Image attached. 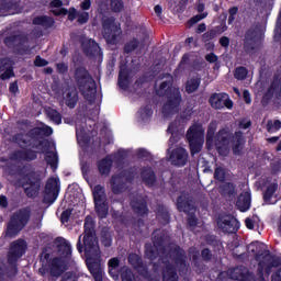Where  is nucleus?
I'll return each instance as SVG.
<instances>
[{"label":"nucleus","mask_w":281,"mask_h":281,"mask_svg":"<svg viewBox=\"0 0 281 281\" xmlns=\"http://www.w3.org/2000/svg\"><path fill=\"white\" fill-rule=\"evenodd\" d=\"M170 243V236L168 232L157 229L153 233V244L145 245V257L148 260H156L159 256L161 265L154 263V273L157 276V280H161L159 272L162 271V281H179V276H177V269L180 276H186L188 273V257L186 256V250L176 244Z\"/></svg>","instance_id":"nucleus-1"},{"label":"nucleus","mask_w":281,"mask_h":281,"mask_svg":"<svg viewBox=\"0 0 281 281\" xmlns=\"http://www.w3.org/2000/svg\"><path fill=\"white\" fill-rule=\"evenodd\" d=\"M75 78L77 80L79 91L87 101L86 105H81V111L82 113H88V115H91V117L88 119L90 128H86V117L75 121L77 142L81 148H87V146H89V142H91L93 131H95V127L92 126H95V120H98V115H100L102 91L100 90L98 92L95 80H93V77L87 71H77L75 74Z\"/></svg>","instance_id":"nucleus-2"},{"label":"nucleus","mask_w":281,"mask_h":281,"mask_svg":"<svg viewBox=\"0 0 281 281\" xmlns=\"http://www.w3.org/2000/svg\"><path fill=\"white\" fill-rule=\"evenodd\" d=\"M54 133L50 126L42 125L32 128L27 134H15L13 136V142L19 144L23 148L26 146L29 148H35L37 153H46L45 161L50 166L52 170L56 172L58 170V154L54 151H47L52 148V143L44 137H49Z\"/></svg>","instance_id":"nucleus-3"},{"label":"nucleus","mask_w":281,"mask_h":281,"mask_svg":"<svg viewBox=\"0 0 281 281\" xmlns=\"http://www.w3.org/2000/svg\"><path fill=\"white\" fill-rule=\"evenodd\" d=\"M83 247L86 265L94 281H104V269L100 265V245L95 237V224L93 218L87 216L85 220Z\"/></svg>","instance_id":"nucleus-4"},{"label":"nucleus","mask_w":281,"mask_h":281,"mask_svg":"<svg viewBox=\"0 0 281 281\" xmlns=\"http://www.w3.org/2000/svg\"><path fill=\"white\" fill-rule=\"evenodd\" d=\"M55 246L57 247L58 257L49 259V254L44 255V260L42 267L40 268L41 276H49L50 278H60L67 265L71 262L72 247L71 243L65 237H57L55 239Z\"/></svg>","instance_id":"nucleus-5"},{"label":"nucleus","mask_w":281,"mask_h":281,"mask_svg":"<svg viewBox=\"0 0 281 281\" xmlns=\"http://www.w3.org/2000/svg\"><path fill=\"white\" fill-rule=\"evenodd\" d=\"M162 78L167 80L162 81L158 89H156L157 95L164 98L166 95L167 101L162 106L164 117H170L175 113H179V106H181V91L177 87H172V77L170 74L166 72Z\"/></svg>","instance_id":"nucleus-6"},{"label":"nucleus","mask_w":281,"mask_h":281,"mask_svg":"<svg viewBox=\"0 0 281 281\" xmlns=\"http://www.w3.org/2000/svg\"><path fill=\"white\" fill-rule=\"evenodd\" d=\"M216 128H218V123L216 121H212L209 124L206 132V148L207 150H212V148H216L218 155L222 157H227L229 155V142L232 139V132L229 128H222L216 134ZM214 135L215 142H214Z\"/></svg>","instance_id":"nucleus-7"},{"label":"nucleus","mask_w":281,"mask_h":281,"mask_svg":"<svg viewBox=\"0 0 281 281\" xmlns=\"http://www.w3.org/2000/svg\"><path fill=\"white\" fill-rule=\"evenodd\" d=\"M22 175L18 186L23 188L30 199H34L38 194V190H41V173L33 171L31 165H26L22 169Z\"/></svg>","instance_id":"nucleus-8"},{"label":"nucleus","mask_w":281,"mask_h":281,"mask_svg":"<svg viewBox=\"0 0 281 281\" xmlns=\"http://www.w3.org/2000/svg\"><path fill=\"white\" fill-rule=\"evenodd\" d=\"M192 115H194V106L188 105L181 113L180 116H178L173 123H170L167 130V133L171 134V137L169 138V145L173 146L181 139V136H183V128L192 120Z\"/></svg>","instance_id":"nucleus-9"},{"label":"nucleus","mask_w":281,"mask_h":281,"mask_svg":"<svg viewBox=\"0 0 281 281\" xmlns=\"http://www.w3.org/2000/svg\"><path fill=\"white\" fill-rule=\"evenodd\" d=\"M31 217L32 210H30V207H23L13 213L10 222L7 225V238H16V236H19L20 232L23 231L25 225L30 223Z\"/></svg>","instance_id":"nucleus-10"},{"label":"nucleus","mask_w":281,"mask_h":281,"mask_svg":"<svg viewBox=\"0 0 281 281\" xmlns=\"http://www.w3.org/2000/svg\"><path fill=\"white\" fill-rule=\"evenodd\" d=\"M256 260L258 263L259 280L265 281V274L270 276L273 267H280V258L272 256L269 250H263L261 254H256Z\"/></svg>","instance_id":"nucleus-11"},{"label":"nucleus","mask_w":281,"mask_h":281,"mask_svg":"<svg viewBox=\"0 0 281 281\" xmlns=\"http://www.w3.org/2000/svg\"><path fill=\"white\" fill-rule=\"evenodd\" d=\"M191 155L199 154L205 143V128L200 123L191 125L187 132Z\"/></svg>","instance_id":"nucleus-12"},{"label":"nucleus","mask_w":281,"mask_h":281,"mask_svg":"<svg viewBox=\"0 0 281 281\" xmlns=\"http://www.w3.org/2000/svg\"><path fill=\"white\" fill-rule=\"evenodd\" d=\"M134 179H139V168L132 167L125 172H120V175H114L111 178L112 192L114 194L122 193L125 190V183H133Z\"/></svg>","instance_id":"nucleus-13"},{"label":"nucleus","mask_w":281,"mask_h":281,"mask_svg":"<svg viewBox=\"0 0 281 281\" xmlns=\"http://www.w3.org/2000/svg\"><path fill=\"white\" fill-rule=\"evenodd\" d=\"M177 207L179 212H184L188 214V225L190 229H194L199 223V220H196V215H194V212H196V207L194 206V202L190 200L189 195L182 194L177 200Z\"/></svg>","instance_id":"nucleus-14"},{"label":"nucleus","mask_w":281,"mask_h":281,"mask_svg":"<svg viewBox=\"0 0 281 281\" xmlns=\"http://www.w3.org/2000/svg\"><path fill=\"white\" fill-rule=\"evenodd\" d=\"M225 278H227V280L256 281L254 274H251L250 271L244 266L231 268L227 271L221 272L217 277V280L227 281Z\"/></svg>","instance_id":"nucleus-15"},{"label":"nucleus","mask_w":281,"mask_h":281,"mask_svg":"<svg viewBox=\"0 0 281 281\" xmlns=\"http://www.w3.org/2000/svg\"><path fill=\"white\" fill-rule=\"evenodd\" d=\"M103 36L109 45H117L122 41V29L114 19L105 20L103 23Z\"/></svg>","instance_id":"nucleus-16"},{"label":"nucleus","mask_w":281,"mask_h":281,"mask_svg":"<svg viewBox=\"0 0 281 281\" xmlns=\"http://www.w3.org/2000/svg\"><path fill=\"white\" fill-rule=\"evenodd\" d=\"M58 194H60V179L58 177H50L46 182L44 203L52 205L58 199Z\"/></svg>","instance_id":"nucleus-17"},{"label":"nucleus","mask_w":281,"mask_h":281,"mask_svg":"<svg viewBox=\"0 0 281 281\" xmlns=\"http://www.w3.org/2000/svg\"><path fill=\"white\" fill-rule=\"evenodd\" d=\"M217 227L224 232V234H236L237 229H240V222L229 214L221 215L217 218Z\"/></svg>","instance_id":"nucleus-18"},{"label":"nucleus","mask_w":281,"mask_h":281,"mask_svg":"<svg viewBox=\"0 0 281 281\" xmlns=\"http://www.w3.org/2000/svg\"><path fill=\"white\" fill-rule=\"evenodd\" d=\"M27 249V243L23 239H18L11 244L9 254H8V262L9 265H16V260L22 258Z\"/></svg>","instance_id":"nucleus-19"},{"label":"nucleus","mask_w":281,"mask_h":281,"mask_svg":"<svg viewBox=\"0 0 281 281\" xmlns=\"http://www.w3.org/2000/svg\"><path fill=\"white\" fill-rule=\"evenodd\" d=\"M82 49L87 56L97 60V63H102V49L95 41L86 38L82 44Z\"/></svg>","instance_id":"nucleus-20"},{"label":"nucleus","mask_w":281,"mask_h":281,"mask_svg":"<svg viewBox=\"0 0 281 281\" xmlns=\"http://www.w3.org/2000/svg\"><path fill=\"white\" fill-rule=\"evenodd\" d=\"M210 104L213 109L221 110V109H233L234 101L229 99V94L227 93H215L210 98Z\"/></svg>","instance_id":"nucleus-21"},{"label":"nucleus","mask_w":281,"mask_h":281,"mask_svg":"<svg viewBox=\"0 0 281 281\" xmlns=\"http://www.w3.org/2000/svg\"><path fill=\"white\" fill-rule=\"evenodd\" d=\"M190 155L188 154V150L183 147H178L173 149L169 156V161L172 166H176L177 168H183L186 164H188Z\"/></svg>","instance_id":"nucleus-22"},{"label":"nucleus","mask_w":281,"mask_h":281,"mask_svg":"<svg viewBox=\"0 0 281 281\" xmlns=\"http://www.w3.org/2000/svg\"><path fill=\"white\" fill-rule=\"evenodd\" d=\"M37 157V151L34 149H18L9 156L10 161H34Z\"/></svg>","instance_id":"nucleus-23"},{"label":"nucleus","mask_w":281,"mask_h":281,"mask_svg":"<svg viewBox=\"0 0 281 281\" xmlns=\"http://www.w3.org/2000/svg\"><path fill=\"white\" fill-rule=\"evenodd\" d=\"M128 263L136 269V271L146 278L147 280H150V273L148 272V268L144 266V261H142V257L137 254H130L127 257Z\"/></svg>","instance_id":"nucleus-24"},{"label":"nucleus","mask_w":281,"mask_h":281,"mask_svg":"<svg viewBox=\"0 0 281 281\" xmlns=\"http://www.w3.org/2000/svg\"><path fill=\"white\" fill-rule=\"evenodd\" d=\"M64 95L66 105L69 109H76V104H78V90L76 89V86H71L69 82H67V88Z\"/></svg>","instance_id":"nucleus-25"},{"label":"nucleus","mask_w":281,"mask_h":281,"mask_svg":"<svg viewBox=\"0 0 281 281\" xmlns=\"http://www.w3.org/2000/svg\"><path fill=\"white\" fill-rule=\"evenodd\" d=\"M135 78L134 71H120L117 85L122 91H128L131 89V85H133V80Z\"/></svg>","instance_id":"nucleus-26"},{"label":"nucleus","mask_w":281,"mask_h":281,"mask_svg":"<svg viewBox=\"0 0 281 281\" xmlns=\"http://www.w3.org/2000/svg\"><path fill=\"white\" fill-rule=\"evenodd\" d=\"M131 205L138 216H146L148 214V205H146V200L142 195L133 198Z\"/></svg>","instance_id":"nucleus-27"},{"label":"nucleus","mask_w":281,"mask_h":281,"mask_svg":"<svg viewBox=\"0 0 281 281\" xmlns=\"http://www.w3.org/2000/svg\"><path fill=\"white\" fill-rule=\"evenodd\" d=\"M19 4L10 0H0V16H9L10 14H19Z\"/></svg>","instance_id":"nucleus-28"},{"label":"nucleus","mask_w":281,"mask_h":281,"mask_svg":"<svg viewBox=\"0 0 281 281\" xmlns=\"http://www.w3.org/2000/svg\"><path fill=\"white\" fill-rule=\"evenodd\" d=\"M140 177L145 186H147L148 188H155L157 183V176L155 175V171H153V168L150 167L143 168L140 172Z\"/></svg>","instance_id":"nucleus-29"},{"label":"nucleus","mask_w":281,"mask_h":281,"mask_svg":"<svg viewBox=\"0 0 281 281\" xmlns=\"http://www.w3.org/2000/svg\"><path fill=\"white\" fill-rule=\"evenodd\" d=\"M136 120L139 124H148L153 120V105H146L138 110Z\"/></svg>","instance_id":"nucleus-30"},{"label":"nucleus","mask_w":281,"mask_h":281,"mask_svg":"<svg viewBox=\"0 0 281 281\" xmlns=\"http://www.w3.org/2000/svg\"><path fill=\"white\" fill-rule=\"evenodd\" d=\"M111 168H113V156L111 155H108L98 162V170L102 177H109L111 175Z\"/></svg>","instance_id":"nucleus-31"},{"label":"nucleus","mask_w":281,"mask_h":281,"mask_svg":"<svg viewBox=\"0 0 281 281\" xmlns=\"http://www.w3.org/2000/svg\"><path fill=\"white\" fill-rule=\"evenodd\" d=\"M108 269L111 278L114 281H120V258L113 257L108 261Z\"/></svg>","instance_id":"nucleus-32"},{"label":"nucleus","mask_w":281,"mask_h":281,"mask_svg":"<svg viewBox=\"0 0 281 281\" xmlns=\"http://www.w3.org/2000/svg\"><path fill=\"white\" fill-rule=\"evenodd\" d=\"M236 206L239 209V212H247L251 207V193H241L237 199Z\"/></svg>","instance_id":"nucleus-33"},{"label":"nucleus","mask_w":281,"mask_h":281,"mask_svg":"<svg viewBox=\"0 0 281 281\" xmlns=\"http://www.w3.org/2000/svg\"><path fill=\"white\" fill-rule=\"evenodd\" d=\"M266 95L268 98H273V95H276L278 100L281 99V77L274 76L273 81L268 89Z\"/></svg>","instance_id":"nucleus-34"},{"label":"nucleus","mask_w":281,"mask_h":281,"mask_svg":"<svg viewBox=\"0 0 281 281\" xmlns=\"http://www.w3.org/2000/svg\"><path fill=\"white\" fill-rule=\"evenodd\" d=\"M245 146V136H243V132H236L233 136V153L234 155H238L241 153Z\"/></svg>","instance_id":"nucleus-35"},{"label":"nucleus","mask_w":281,"mask_h":281,"mask_svg":"<svg viewBox=\"0 0 281 281\" xmlns=\"http://www.w3.org/2000/svg\"><path fill=\"white\" fill-rule=\"evenodd\" d=\"M201 86V77H199V74H194L191 79L187 81L186 85V91L187 93H194Z\"/></svg>","instance_id":"nucleus-36"},{"label":"nucleus","mask_w":281,"mask_h":281,"mask_svg":"<svg viewBox=\"0 0 281 281\" xmlns=\"http://www.w3.org/2000/svg\"><path fill=\"white\" fill-rule=\"evenodd\" d=\"M156 218H158L162 225H168V223H170V213H168V209L164 205H158L156 211Z\"/></svg>","instance_id":"nucleus-37"},{"label":"nucleus","mask_w":281,"mask_h":281,"mask_svg":"<svg viewBox=\"0 0 281 281\" xmlns=\"http://www.w3.org/2000/svg\"><path fill=\"white\" fill-rule=\"evenodd\" d=\"M95 212L99 218H106L109 215V203L106 200L101 202H94Z\"/></svg>","instance_id":"nucleus-38"},{"label":"nucleus","mask_w":281,"mask_h":281,"mask_svg":"<svg viewBox=\"0 0 281 281\" xmlns=\"http://www.w3.org/2000/svg\"><path fill=\"white\" fill-rule=\"evenodd\" d=\"M92 194H93L94 203L106 201V193L104 191V187L100 184L95 186L92 189Z\"/></svg>","instance_id":"nucleus-39"},{"label":"nucleus","mask_w":281,"mask_h":281,"mask_svg":"<svg viewBox=\"0 0 281 281\" xmlns=\"http://www.w3.org/2000/svg\"><path fill=\"white\" fill-rule=\"evenodd\" d=\"M46 115L49 119V121L53 122L54 124H57V125L63 124V115L57 110L47 108Z\"/></svg>","instance_id":"nucleus-40"},{"label":"nucleus","mask_w":281,"mask_h":281,"mask_svg":"<svg viewBox=\"0 0 281 281\" xmlns=\"http://www.w3.org/2000/svg\"><path fill=\"white\" fill-rule=\"evenodd\" d=\"M120 276L122 281H137V279H135V273L128 266H123L121 268Z\"/></svg>","instance_id":"nucleus-41"},{"label":"nucleus","mask_w":281,"mask_h":281,"mask_svg":"<svg viewBox=\"0 0 281 281\" xmlns=\"http://www.w3.org/2000/svg\"><path fill=\"white\" fill-rule=\"evenodd\" d=\"M50 8L53 14H55L56 16H60V14H67V10L63 8V1L60 0H53L50 2Z\"/></svg>","instance_id":"nucleus-42"},{"label":"nucleus","mask_w":281,"mask_h":281,"mask_svg":"<svg viewBox=\"0 0 281 281\" xmlns=\"http://www.w3.org/2000/svg\"><path fill=\"white\" fill-rule=\"evenodd\" d=\"M276 190H278V183H272L267 188L263 194V200L266 203H271V199L273 198V194H276Z\"/></svg>","instance_id":"nucleus-43"},{"label":"nucleus","mask_w":281,"mask_h":281,"mask_svg":"<svg viewBox=\"0 0 281 281\" xmlns=\"http://www.w3.org/2000/svg\"><path fill=\"white\" fill-rule=\"evenodd\" d=\"M35 25H43L44 27H49L54 25V20L47 16H37L33 20Z\"/></svg>","instance_id":"nucleus-44"},{"label":"nucleus","mask_w":281,"mask_h":281,"mask_svg":"<svg viewBox=\"0 0 281 281\" xmlns=\"http://www.w3.org/2000/svg\"><path fill=\"white\" fill-rule=\"evenodd\" d=\"M281 128V121L280 120H276L274 122L273 121H268L267 123V131L268 133H276L278 131H280Z\"/></svg>","instance_id":"nucleus-45"},{"label":"nucleus","mask_w":281,"mask_h":281,"mask_svg":"<svg viewBox=\"0 0 281 281\" xmlns=\"http://www.w3.org/2000/svg\"><path fill=\"white\" fill-rule=\"evenodd\" d=\"M235 190H236V188L234 187V183L226 182L222 187V194H224V196H233Z\"/></svg>","instance_id":"nucleus-46"},{"label":"nucleus","mask_w":281,"mask_h":281,"mask_svg":"<svg viewBox=\"0 0 281 281\" xmlns=\"http://www.w3.org/2000/svg\"><path fill=\"white\" fill-rule=\"evenodd\" d=\"M199 256L200 251L196 247L189 248V258L192 260V262H194L195 267H199Z\"/></svg>","instance_id":"nucleus-47"},{"label":"nucleus","mask_w":281,"mask_h":281,"mask_svg":"<svg viewBox=\"0 0 281 281\" xmlns=\"http://www.w3.org/2000/svg\"><path fill=\"white\" fill-rule=\"evenodd\" d=\"M12 65L13 63L10 60V58H4L0 60V70L1 71H12Z\"/></svg>","instance_id":"nucleus-48"},{"label":"nucleus","mask_w":281,"mask_h":281,"mask_svg":"<svg viewBox=\"0 0 281 281\" xmlns=\"http://www.w3.org/2000/svg\"><path fill=\"white\" fill-rule=\"evenodd\" d=\"M79 278L78 273L68 271L61 277L60 281H78Z\"/></svg>","instance_id":"nucleus-49"},{"label":"nucleus","mask_w":281,"mask_h":281,"mask_svg":"<svg viewBox=\"0 0 281 281\" xmlns=\"http://www.w3.org/2000/svg\"><path fill=\"white\" fill-rule=\"evenodd\" d=\"M214 178L216 179V181L223 183V181H225V168L217 167L214 172Z\"/></svg>","instance_id":"nucleus-50"},{"label":"nucleus","mask_w":281,"mask_h":281,"mask_svg":"<svg viewBox=\"0 0 281 281\" xmlns=\"http://www.w3.org/2000/svg\"><path fill=\"white\" fill-rule=\"evenodd\" d=\"M111 8H112L113 12H122V10L124 8V3L122 2V0H112Z\"/></svg>","instance_id":"nucleus-51"},{"label":"nucleus","mask_w":281,"mask_h":281,"mask_svg":"<svg viewBox=\"0 0 281 281\" xmlns=\"http://www.w3.org/2000/svg\"><path fill=\"white\" fill-rule=\"evenodd\" d=\"M135 156L137 157V159H146L150 157V153H148V150H146L145 148H138L135 151Z\"/></svg>","instance_id":"nucleus-52"},{"label":"nucleus","mask_w":281,"mask_h":281,"mask_svg":"<svg viewBox=\"0 0 281 281\" xmlns=\"http://www.w3.org/2000/svg\"><path fill=\"white\" fill-rule=\"evenodd\" d=\"M128 155H131V149H119L116 153V157H119V159H126V157H128Z\"/></svg>","instance_id":"nucleus-53"},{"label":"nucleus","mask_w":281,"mask_h":281,"mask_svg":"<svg viewBox=\"0 0 281 281\" xmlns=\"http://www.w3.org/2000/svg\"><path fill=\"white\" fill-rule=\"evenodd\" d=\"M78 16V23H87V21H89V13L87 12H80L77 14Z\"/></svg>","instance_id":"nucleus-54"},{"label":"nucleus","mask_w":281,"mask_h":281,"mask_svg":"<svg viewBox=\"0 0 281 281\" xmlns=\"http://www.w3.org/2000/svg\"><path fill=\"white\" fill-rule=\"evenodd\" d=\"M70 217H71V211L66 210L61 213L60 221H61V223H69Z\"/></svg>","instance_id":"nucleus-55"},{"label":"nucleus","mask_w":281,"mask_h":281,"mask_svg":"<svg viewBox=\"0 0 281 281\" xmlns=\"http://www.w3.org/2000/svg\"><path fill=\"white\" fill-rule=\"evenodd\" d=\"M137 41H132V42H130L128 44H126L125 45V52L128 54V53H131V52H133L134 49H136L137 48Z\"/></svg>","instance_id":"nucleus-56"},{"label":"nucleus","mask_w":281,"mask_h":281,"mask_svg":"<svg viewBox=\"0 0 281 281\" xmlns=\"http://www.w3.org/2000/svg\"><path fill=\"white\" fill-rule=\"evenodd\" d=\"M101 243L104 247H111V245L113 244V239H111V236L104 235L101 237Z\"/></svg>","instance_id":"nucleus-57"},{"label":"nucleus","mask_w":281,"mask_h":281,"mask_svg":"<svg viewBox=\"0 0 281 281\" xmlns=\"http://www.w3.org/2000/svg\"><path fill=\"white\" fill-rule=\"evenodd\" d=\"M205 16H207V14H205V13H200V14L193 16V18L190 20V24H191V25H194V23H199V21H202V19H205Z\"/></svg>","instance_id":"nucleus-58"},{"label":"nucleus","mask_w":281,"mask_h":281,"mask_svg":"<svg viewBox=\"0 0 281 281\" xmlns=\"http://www.w3.org/2000/svg\"><path fill=\"white\" fill-rule=\"evenodd\" d=\"M35 66L36 67H46V65L48 64L47 60L41 58V56H37L35 58V61H34Z\"/></svg>","instance_id":"nucleus-59"},{"label":"nucleus","mask_w":281,"mask_h":281,"mask_svg":"<svg viewBox=\"0 0 281 281\" xmlns=\"http://www.w3.org/2000/svg\"><path fill=\"white\" fill-rule=\"evenodd\" d=\"M202 258L203 260L207 261V260H212V251H210V249L204 248L202 250Z\"/></svg>","instance_id":"nucleus-60"},{"label":"nucleus","mask_w":281,"mask_h":281,"mask_svg":"<svg viewBox=\"0 0 281 281\" xmlns=\"http://www.w3.org/2000/svg\"><path fill=\"white\" fill-rule=\"evenodd\" d=\"M249 126H251L250 120L244 119L239 122V128L247 130V128H249Z\"/></svg>","instance_id":"nucleus-61"},{"label":"nucleus","mask_w":281,"mask_h":281,"mask_svg":"<svg viewBox=\"0 0 281 281\" xmlns=\"http://www.w3.org/2000/svg\"><path fill=\"white\" fill-rule=\"evenodd\" d=\"M205 60L207 63H216V60H218V56H216L214 53H210L205 56Z\"/></svg>","instance_id":"nucleus-62"},{"label":"nucleus","mask_w":281,"mask_h":281,"mask_svg":"<svg viewBox=\"0 0 281 281\" xmlns=\"http://www.w3.org/2000/svg\"><path fill=\"white\" fill-rule=\"evenodd\" d=\"M234 76L236 80H245L247 78V71H235Z\"/></svg>","instance_id":"nucleus-63"},{"label":"nucleus","mask_w":281,"mask_h":281,"mask_svg":"<svg viewBox=\"0 0 281 281\" xmlns=\"http://www.w3.org/2000/svg\"><path fill=\"white\" fill-rule=\"evenodd\" d=\"M205 82H212L214 78H216V74L214 71L211 72H204Z\"/></svg>","instance_id":"nucleus-64"}]
</instances>
